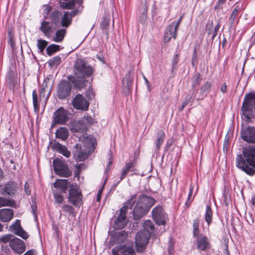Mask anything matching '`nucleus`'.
Wrapping results in <instances>:
<instances>
[{
    "label": "nucleus",
    "instance_id": "obj_1",
    "mask_svg": "<svg viewBox=\"0 0 255 255\" xmlns=\"http://www.w3.org/2000/svg\"><path fill=\"white\" fill-rule=\"evenodd\" d=\"M236 166L250 175L255 173V145L244 147L242 154L237 155Z\"/></svg>",
    "mask_w": 255,
    "mask_h": 255
},
{
    "label": "nucleus",
    "instance_id": "obj_2",
    "mask_svg": "<svg viewBox=\"0 0 255 255\" xmlns=\"http://www.w3.org/2000/svg\"><path fill=\"white\" fill-rule=\"evenodd\" d=\"M93 73V68L82 59H79L74 65L75 77L71 80L74 86L78 89L84 88L87 86V77H89Z\"/></svg>",
    "mask_w": 255,
    "mask_h": 255
},
{
    "label": "nucleus",
    "instance_id": "obj_3",
    "mask_svg": "<svg viewBox=\"0 0 255 255\" xmlns=\"http://www.w3.org/2000/svg\"><path fill=\"white\" fill-rule=\"evenodd\" d=\"M83 0H73L70 2H59L60 6L64 9H72L75 7V4L77 3V7L72 11H66L62 15L61 18V25L65 28L68 27L72 23L73 17L80 14L84 8L82 5Z\"/></svg>",
    "mask_w": 255,
    "mask_h": 255
},
{
    "label": "nucleus",
    "instance_id": "obj_4",
    "mask_svg": "<svg viewBox=\"0 0 255 255\" xmlns=\"http://www.w3.org/2000/svg\"><path fill=\"white\" fill-rule=\"evenodd\" d=\"M136 195L131 196L130 198L127 200L124 206L120 209V213L118 218L116 219L113 224V227L116 230H120L124 228L128 223V219L126 217L127 211L131 208L134 205Z\"/></svg>",
    "mask_w": 255,
    "mask_h": 255
},
{
    "label": "nucleus",
    "instance_id": "obj_5",
    "mask_svg": "<svg viewBox=\"0 0 255 255\" xmlns=\"http://www.w3.org/2000/svg\"><path fill=\"white\" fill-rule=\"evenodd\" d=\"M150 237V234L146 231H138L135 237L136 249L137 252H143L145 246L148 242Z\"/></svg>",
    "mask_w": 255,
    "mask_h": 255
},
{
    "label": "nucleus",
    "instance_id": "obj_6",
    "mask_svg": "<svg viewBox=\"0 0 255 255\" xmlns=\"http://www.w3.org/2000/svg\"><path fill=\"white\" fill-rule=\"evenodd\" d=\"M53 165L55 173L61 177H69L72 175V172L68 166L64 161L56 158L53 160Z\"/></svg>",
    "mask_w": 255,
    "mask_h": 255
},
{
    "label": "nucleus",
    "instance_id": "obj_7",
    "mask_svg": "<svg viewBox=\"0 0 255 255\" xmlns=\"http://www.w3.org/2000/svg\"><path fill=\"white\" fill-rule=\"evenodd\" d=\"M68 202L75 206H78L82 200V195L79 187L72 184L69 189Z\"/></svg>",
    "mask_w": 255,
    "mask_h": 255
},
{
    "label": "nucleus",
    "instance_id": "obj_8",
    "mask_svg": "<svg viewBox=\"0 0 255 255\" xmlns=\"http://www.w3.org/2000/svg\"><path fill=\"white\" fill-rule=\"evenodd\" d=\"M113 255H135V253L132 244L126 243L120 245L112 249Z\"/></svg>",
    "mask_w": 255,
    "mask_h": 255
},
{
    "label": "nucleus",
    "instance_id": "obj_9",
    "mask_svg": "<svg viewBox=\"0 0 255 255\" xmlns=\"http://www.w3.org/2000/svg\"><path fill=\"white\" fill-rule=\"evenodd\" d=\"M152 217L155 223L158 225H164L168 220L167 215L164 213L161 206L155 207L152 211Z\"/></svg>",
    "mask_w": 255,
    "mask_h": 255
},
{
    "label": "nucleus",
    "instance_id": "obj_10",
    "mask_svg": "<svg viewBox=\"0 0 255 255\" xmlns=\"http://www.w3.org/2000/svg\"><path fill=\"white\" fill-rule=\"evenodd\" d=\"M93 150L94 149L90 151L88 150V152H87L85 149L84 146L77 143L74 146L73 153L77 161H83L88 157V155L91 154Z\"/></svg>",
    "mask_w": 255,
    "mask_h": 255
},
{
    "label": "nucleus",
    "instance_id": "obj_11",
    "mask_svg": "<svg viewBox=\"0 0 255 255\" xmlns=\"http://www.w3.org/2000/svg\"><path fill=\"white\" fill-rule=\"evenodd\" d=\"M9 246L11 250L16 254L21 255L26 250L25 243L21 239L14 238L10 241Z\"/></svg>",
    "mask_w": 255,
    "mask_h": 255
},
{
    "label": "nucleus",
    "instance_id": "obj_12",
    "mask_svg": "<svg viewBox=\"0 0 255 255\" xmlns=\"http://www.w3.org/2000/svg\"><path fill=\"white\" fill-rule=\"evenodd\" d=\"M72 104L75 109L84 111L88 110L89 106L88 101L80 94L76 96L72 101Z\"/></svg>",
    "mask_w": 255,
    "mask_h": 255
},
{
    "label": "nucleus",
    "instance_id": "obj_13",
    "mask_svg": "<svg viewBox=\"0 0 255 255\" xmlns=\"http://www.w3.org/2000/svg\"><path fill=\"white\" fill-rule=\"evenodd\" d=\"M71 90L70 83L66 81H63L58 85L57 96L60 99L66 98L70 94Z\"/></svg>",
    "mask_w": 255,
    "mask_h": 255
},
{
    "label": "nucleus",
    "instance_id": "obj_14",
    "mask_svg": "<svg viewBox=\"0 0 255 255\" xmlns=\"http://www.w3.org/2000/svg\"><path fill=\"white\" fill-rule=\"evenodd\" d=\"M68 120V113L63 108H59L54 113V122L55 124L64 125Z\"/></svg>",
    "mask_w": 255,
    "mask_h": 255
},
{
    "label": "nucleus",
    "instance_id": "obj_15",
    "mask_svg": "<svg viewBox=\"0 0 255 255\" xmlns=\"http://www.w3.org/2000/svg\"><path fill=\"white\" fill-rule=\"evenodd\" d=\"M48 21L43 20L41 22L39 30L47 37H50L51 34L56 30L57 26Z\"/></svg>",
    "mask_w": 255,
    "mask_h": 255
},
{
    "label": "nucleus",
    "instance_id": "obj_16",
    "mask_svg": "<svg viewBox=\"0 0 255 255\" xmlns=\"http://www.w3.org/2000/svg\"><path fill=\"white\" fill-rule=\"evenodd\" d=\"M18 189V185L13 181H8L2 187L1 193L3 195L13 196L15 195Z\"/></svg>",
    "mask_w": 255,
    "mask_h": 255
},
{
    "label": "nucleus",
    "instance_id": "obj_17",
    "mask_svg": "<svg viewBox=\"0 0 255 255\" xmlns=\"http://www.w3.org/2000/svg\"><path fill=\"white\" fill-rule=\"evenodd\" d=\"M9 230L11 232L23 239L26 240L28 238L27 233L21 228L19 220H16L14 223L9 227Z\"/></svg>",
    "mask_w": 255,
    "mask_h": 255
},
{
    "label": "nucleus",
    "instance_id": "obj_18",
    "mask_svg": "<svg viewBox=\"0 0 255 255\" xmlns=\"http://www.w3.org/2000/svg\"><path fill=\"white\" fill-rule=\"evenodd\" d=\"M243 140L248 142H255V128L248 127L241 132Z\"/></svg>",
    "mask_w": 255,
    "mask_h": 255
},
{
    "label": "nucleus",
    "instance_id": "obj_19",
    "mask_svg": "<svg viewBox=\"0 0 255 255\" xmlns=\"http://www.w3.org/2000/svg\"><path fill=\"white\" fill-rule=\"evenodd\" d=\"M155 202L153 198L145 195H141L139 197L136 204L143 206L144 208H148V210L149 211L150 208L154 204Z\"/></svg>",
    "mask_w": 255,
    "mask_h": 255
},
{
    "label": "nucleus",
    "instance_id": "obj_20",
    "mask_svg": "<svg viewBox=\"0 0 255 255\" xmlns=\"http://www.w3.org/2000/svg\"><path fill=\"white\" fill-rule=\"evenodd\" d=\"M136 164L135 159L130 160L126 163L125 166L123 168L120 180L118 182L117 184L123 179H124L128 173L129 172L135 171V167Z\"/></svg>",
    "mask_w": 255,
    "mask_h": 255
},
{
    "label": "nucleus",
    "instance_id": "obj_21",
    "mask_svg": "<svg viewBox=\"0 0 255 255\" xmlns=\"http://www.w3.org/2000/svg\"><path fill=\"white\" fill-rule=\"evenodd\" d=\"M197 237V247L200 251H206L210 248L209 241L207 237L201 234Z\"/></svg>",
    "mask_w": 255,
    "mask_h": 255
},
{
    "label": "nucleus",
    "instance_id": "obj_22",
    "mask_svg": "<svg viewBox=\"0 0 255 255\" xmlns=\"http://www.w3.org/2000/svg\"><path fill=\"white\" fill-rule=\"evenodd\" d=\"M148 208H144L143 206L136 204L132 211L133 218L138 220L144 216L148 212Z\"/></svg>",
    "mask_w": 255,
    "mask_h": 255
},
{
    "label": "nucleus",
    "instance_id": "obj_23",
    "mask_svg": "<svg viewBox=\"0 0 255 255\" xmlns=\"http://www.w3.org/2000/svg\"><path fill=\"white\" fill-rule=\"evenodd\" d=\"M70 130L75 132H85L87 131V128L85 124L82 121L79 120L77 122H73L70 125Z\"/></svg>",
    "mask_w": 255,
    "mask_h": 255
},
{
    "label": "nucleus",
    "instance_id": "obj_24",
    "mask_svg": "<svg viewBox=\"0 0 255 255\" xmlns=\"http://www.w3.org/2000/svg\"><path fill=\"white\" fill-rule=\"evenodd\" d=\"M13 216V211L11 209H2L0 210V221L7 222L11 220Z\"/></svg>",
    "mask_w": 255,
    "mask_h": 255
},
{
    "label": "nucleus",
    "instance_id": "obj_25",
    "mask_svg": "<svg viewBox=\"0 0 255 255\" xmlns=\"http://www.w3.org/2000/svg\"><path fill=\"white\" fill-rule=\"evenodd\" d=\"M72 184L67 179H57L53 184L54 187L56 188H60L62 192L66 193V190L69 188Z\"/></svg>",
    "mask_w": 255,
    "mask_h": 255
},
{
    "label": "nucleus",
    "instance_id": "obj_26",
    "mask_svg": "<svg viewBox=\"0 0 255 255\" xmlns=\"http://www.w3.org/2000/svg\"><path fill=\"white\" fill-rule=\"evenodd\" d=\"M52 148L53 150L62 154L67 158L70 156V151L67 149V147L65 145H62L58 142H55L53 143L52 145Z\"/></svg>",
    "mask_w": 255,
    "mask_h": 255
},
{
    "label": "nucleus",
    "instance_id": "obj_27",
    "mask_svg": "<svg viewBox=\"0 0 255 255\" xmlns=\"http://www.w3.org/2000/svg\"><path fill=\"white\" fill-rule=\"evenodd\" d=\"M165 135L163 130L160 129L157 132L155 139V151H159L160 146L162 144Z\"/></svg>",
    "mask_w": 255,
    "mask_h": 255
},
{
    "label": "nucleus",
    "instance_id": "obj_28",
    "mask_svg": "<svg viewBox=\"0 0 255 255\" xmlns=\"http://www.w3.org/2000/svg\"><path fill=\"white\" fill-rule=\"evenodd\" d=\"M174 23H170L167 27L164 36V41L167 42L170 41L171 37L174 38V28L173 27Z\"/></svg>",
    "mask_w": 255,
    "mask_h": 255
},
{
    "label": "nucleus",
    "instance_id": "obj_29",
    "mask_svg": "<svg viewBox=\"0 0 255 255\" xmlns=\"http://www.w3.org/2000/svg\"><path fill=\"white\" fill-rule=\"evenodd\" d=\"M115 241L119 244L128 243V234L125 231H122L115 234L114 236ZM129 242H128V243Z\"/></svg>",
    "mask_w": 255,
    "mask_h": 255
},
{
    "label": "nucleus",
    "instance_id": "obj_30",
    "mask_svg": "<svg viewBox=\"0 0 255 255\" xmlns=\"http://www.w3.org/2000/svg\"><path fill=\"white\" fill-rule=\"evenodd\" d=\"M66 33V28L58 29L56 31L55 35L52 37V40L56 42H61L64 39Z\"/></svg>",
    "mask_w": 255,
    "mask_h": 255
},
{
    "label": "nucleus",
    "instance_id": "obj_31",
    "mask_svg": "<svg viewBox=\"0 0 255 255\" xmlns=\"http://www.w3.org/2000/svg\"><path fill=\"white\" fill-rule=\"evenodd\" d=\"M61 16L62 13L60 11L58 10L52 11L50 14V18L51 23L57 26L60 22Z\"/></svg>",
    "mask_w": 255,
    "mask_h": 255
},
{
    "label": "nucleus",
    "instance_id": "obj_32",
    "mask_svg": "<svg viewBox=\"0 0 255 255\" xmlns=\"http://www.w3.org/2000/svg\"><path fill=\"white\" fill-rule=\"evenodd\" d=\"M56 136L58 138L65 140L68 137V130L66 128L61 127L57 130Z\"/></svg>",
    "mask_w": 255,
    "mask_h": 255
},
{
    "label": "nucleus",
    "instance_id": "obj_33",
    "mask_svg": "<svg viewBox=\"0 0 255 255\" xmlns=\"http://www.w3.org/2000/svg\"><path fill=\"white\" fill-rule=\"evenodd\" d=\"M202 81L201 75L199 73H195L192 78V89L195 90Z\"/></svg>",
    "mask_w": 255,
    "mask_h": 255
},
{
    "label": "nucleus",
    "instance_id": "obj_34",
    "mask_svg": "<svg viewBox=\"0 0 255 255\" xmlns=\"http://www.w3.org/2000/svg\"><path fill=\"white\" fill-rule=\"evenodd\" d=\"M6 206L12 207H14L15 206V201L12 199L0 197V207Z\"/></svg>",
    "mask_w": 255,
    "mask_h": 255
},
{
    "label": "nucleus",
    "instance_id": "obj_35",
    "mask_svg": "<svg viewBox=\"0 0 255 255\" xmlns=\"http://www.w3.org/2000/svg\"><path fill=\"white\" fill-rule=\"evenodd\" d=\"M60 50V46L54 44L49 45L46 48V51L47 55L51 56L55 52Z\"/></svg>",
    "mask_w": 255,
    "mask_h": 255
},
{
    "label": "nucleus",
    "instance_id": "obj_36",
    "mask_svg": "<svg viewBox=\"0 0 255 255\" xmlns=\"http://www.w3.org/2000/svg\"><path fill=\"white\" fill-rule=\"evenodd\" d=\"M61 59L60 56H56L49 59L48 63L49 64V65L51 67L57 66L61 63Z\"/></svg>",
    "mask_w": 255,
    "mask_h": 255
},
{
    "label": "nucleus",
    "instance_id": "obj_37",
    "mask_svg": "<svg viewBox=\"0 0 255 255\" xmlns=\"http://www.w3.org/2000/svg\"><path fill=\"white\" fill-rule=\"evenodd\" d=\"M48 42L45 40L38 39L37 41V46L40 53L43 54L44 49L47 46Z\"/></svg>",
    "mask_w": 255,
    "mask_h": 255
},
{
    "label": "nucleus",
    "instance_id": "obj_38",
    "mask_svg": "<svg viewBox=\"0 0 255 255\" xmlns=\"http://www.w3.org/2000/svg\"><path fill=\"white\" fill-rule=\"evenodd\" d=\"M110 21V18L109 16H105L104 17L102 22L101 23V27L102 29L105 30V33L108 35V32L107 31L108 27L109 26V24Z\"/></svg>",
    "mask_w": 255,
    "mask_h": 255
},
{
    "label": "nucleus",
    "instance_id": "obj_39",
    "mask_svg": "<svg viewBox=\"0 0 255 255\" xmlns=\"http://www.w3.org/2000/svg\"><path fill=\"white\" fill-rule=\"evenodd\" d=\"M38 96L37 93L35 90H33L32 92V102L34 107V110L35 112L39 111V105L38 103Z\"/></svg>",
    "mask_w": 255,
    "mask_h": 255
},
{
    "label": "nucleus",
    "instance_id": "obj_40",
    "mask_svg": "<svg viewBox=\"0 0 255 255\" xmlns=\"http://www.w3.org/2000/svg\"><path fill=\"white\" fill-rule=\"evenodd\" d=\"M153 229L154 225L150 221L147 220L144 222L143 224V230L142 231H148V233L151 234V232L153 230Z\"/></svg>",
    "mask_w": 255,
    "mask_h": 255
},
{
    "label": "nucleus",
    "instance_id": "obj_41",
    "mask_svg": "<svg viewBox=\"0 0 255 255\" xmlns=\"http://www.w3.org/2000/svg\"><path fill=\"white\" fill-rule=\"evenodd\" d=\"M53 193L56 202L58 204H62L64 201V197L61 193L58 191L55 190H53Z\"/></svg>",
    "mask_w": 255,
    "mask_h": 255
},
{
    "label": "nucleus",
    "instance_id": "obj_42",
    "mask_svg": "<svg viewBox=\"0 0 255 255\" xmlns=\"http://www.w3.org/2000/svg\"><path fill=\"white\" fill-rule=\"evenodd\" d=\"M205 220L208 225H209L212 222V211L211 210V207L209 206H207L206 207Z\"/></svg>",
    "mask_w": 255,
    "mask_h": 255
},
{
    "label": "nucleus",
    "instance_id": "obj_43",
    "mask_svg": "<svg viewBox=\"0 0 255 255\" xmlns=\"http://www.w3.org/2000/svg\"><path fill=\"white\" fill-rule=\"evenodd\" d=\"M199 220H198V219H194L193 223V236L194 237H196L197 236L199 235Z\"/></svg>",
    "mask_w": 255,
    "mask_h": 255
},
{
    "label": "nucleus",
    "instance_id": "obj_44",
    "mask_svg": "<svg viewBox=\"0 0 255 255\" xmlns=\"http://www.w3.org/2000/svg\"><path fill=\"white\" fill-rule=\"evenodd\" d=\"M211 86V84L209 82H206L201 87L200 91L201 94L203 95L204 94H206L208 92H209L210 90Z\"/></svg>",
    "mask_w": 255,
    "mask_h": 255
},
{
    "label": "nucleus",
    "instance_id": "obj_45",
    "mask_svg": "<svg viewBox=\"0 0 255 255\" xmlns=\"http://www.w3.org/2000/svg\"><path fill=\"white\" fill-rule=\"evenodd\" d=\"M14 238V236L12 235L7 234L4 236H2L0 238V242L3 243H9Z\"/></svg>",
    "mask_w": 255,
    "mask_h": 255
},
{
    "label": "nucleus",
    "instance_id": "obj_46",
    "mask_svg": "<svg viewBox=\"0 0 255 255\" xmlns=\"http://www.w3.org/2000/svg\"><path fill=\"white\" fill-rule=\"evenodd\" d=\"M81 120L83 123L85 124L87 129L88 126L89 125H91L93 123V118L91 117L88 116H85L84 117L82 118Z\"/></svg>",
    "mask_w": 255,
    "mask_h": 255
},
{
    "label": "nucleus",
    "instance_id": "obj_47",
    "mask_svg": "<svg viewBox=\"0 0 255 255\" xmlns=\"http://www.w3.org/2000/svg\"><path fill=\"white\" fill-rule=\"evenodd\" d=\"M183 18V16H181L179 17V18L178 19V20L176 21V22H171V23H174L173 25V27L174 28V39H176V37H177V29H178V28L179 27V25L182 20V19Z\"/></svg>",
    "mask_w": 255,
    "mask_h": 255
},
{
    "label": "nucleus",
    "instance_id": "obj_48",
    "mask_svg": "<svg viewBox=\"0 0 255 255\" xmlns=\"http://www.w3.org/2000/svg\"><path fill=\"white\" fill-rule=\"evenodd\" d=\"M179 62V54L176 53L173 57V60L172 63V73L174 70L177 69V65Z\"/></svg>",
    "mask_w": 255,
    "mask_h": 255
},
{
    "label": "nucleus",
    "instance_id": "obj_49",
    "mask_svg": "<svg viewBox=\"0 0 255 255\" xmlns=\"http://www.w3.org/2000/svg\"><path fill=\"white\" fill-rule=\"evenodd\" d=\"M62 207L64 211L68 213L69 215H74V209L71 206L69 205H63Z\"/></svg>",
    "mask_w": 255,
    "mask_h": 255
},
{
    "label": "nucleus",
    "instance_id": "obj_50",
    "mask_svg": "<svg viewBox=\"0 0 255 255\" xmlns=\"http://www.w3.org/2000/svg\"><path fill=\"white\" fill-rule=\"evenodd\" d=\"M237 17V16H236V15H234V14L231 13V14L230 15L229 18V27L230 28H231L233 27V26L235 22L236 18Z\"/></svg>",
    "mask_w": 255,
    "mask_h": 255
},
{
    "label": "nucleus",
    "instance_id": "obj_51",
    "mask_svg": "<svg viewBox=\"0 0 255 255\" xmlns=\"http://www.w3.org/2000/svg\"><path fill=\"white\" fill-rule=\"evenodd\" d=\"M193 96V94L191 95H187L184 100L183 102L182 103V105H184V106H186L191 101L192 97Z\"/></svg>",
    "mask_w": 255,
    "mask_h": 255
},
{
    "label": "nucleus",
    "instance_id": "obj_52",
    "mask_svg": "<svg viewBox=\"0 0 255 255\" xmlns=\"http://www.w3.org/2000/svg\"><path fill=\"white\" fill-rule=\"evenodd\" d=\"M197 54L196 49L194 50V51L193 53L192 58V65L193 66H195L197 64Z\"/></svg>",
    "mask_w": 255,
    "mask_h": 255
},
{
    "label": "nucleus",
    "instance_id": "obj_53",
    "mask_svg": "<svg viewBox=\"0 0 255 255\" xmlns=\"http://www.w3.org/2000/svg\"><path fill=\"white\" fill-rule=\"evenodd\" d=\"M220 23L218 21L217 24L216 25V26H215V27L214 28L213 34H212V38H211L212 40H213L214 38L215 37V36L217 35V32L220 28Z\"/></svg>",
    "mask_w": 255,
    "mask_h": 255
},
{
    "label": "nucleus",
    "instance_id": "obj_54",
    "mask_svg": "<svg viewBox=\"0 0 255 255\" xmlns=\"http://www.w3.org/2000/svg\"><path fill=\"white\" fill-rule=\"evenodd\" d=\"M44 8L43 12L45 14L47 15L52 10V6L49 5H43Z\"/></svg>",
    "mask_w": 255,
    "mask_h": 255
},
{
    "label": "nucleus",
    "instance_id": "obj_55",
    "mask_svg": "<svg viewBox=\"0 0 255 255\" xmlns=\"http://www.w3.org/2000/svg\"><path fill=\"white\" fill-rule=\"evenodd\" d=\"M193 187L191 185H190V190H189V194H188V198H187V200L186 202V205L188 206L190 204V202L188 204V201L190 200V199L191 198V196L193 193Z\"/></svg>",
    "mask_w": 255,
    "mask_h": 255
},
{
    "label": "nucleus",
    "instance_id": "obj_56",
    "mask_svg": "<svg viewBox=\"0 0 255 255\" xmlns=\"http://www.w3.org/2000/svg\"><path fill=\"white\" fill-rule=\"evenodd\" d=\"M241 7L239 4L236 5L232 13L234 14V15H236V16H238V12L241 10Z\"/></svg>",
    "mask_w": 255,
    "mask_h": 255
},
{
    "label": "nucleus",
    "instance_id": "obj_57",
    "mask_svg": "<svg viewBox=\"0 0 255 255\" xmlns=\"http://www.w3.org/2000/svg\"><path fill=\"white\" fill-rule=\"evenodd\" d=\"M24 190L26 195H29L31 193V191L29 188V184L26 182L24 184Z\"/></svg>",
    "mask_w": 255,
    "mask_h": 255
},
{
    "label": "nucleus",
    "instance_id": "obj_58",
    "mask_svg": "<svg viewBox=\"0 0 255 255\" xmlns=\"http://www.w3.org/2000/svg\"><path fill=\"white\" fill-rule=\"evenodd\" d=\"M147 16V10L145 8L141 13V15L140 16L141 20L143 22L146 18Z\"/></svg>",
    "mask_w": 255,
    "mask_h": 255
},
{
    "label": "nucleus",
    "instance_id": "obj_59",
    "mask_svg": "<svg viewBox=\"0 0 255 255\" xmlns=\"http://www.w3.org/2000/svg\"><path fill=\"white\" fill-rule=\"evenodd\" d=\"M23 255H36V252L34 250H29Z\"/></svg>",
    "mask_w": 255,
    "mask_h": 255
},
{
    "label": "nucleus",
    "instance_id": "obj_60",
    "mask_svg": "<svg viewBox=\"0 0 255 255\" xmlns=\"http://www.w3.org/2000/svg\"><path fill=\"white\" fill-rule=\"evenodd\" d=\"M172 142H173V140L172 139L169 140L166 142V146L165 147V150L167 151L169 149V148L170 146H171V145L172 144Z\"/></svg>",
    "mask_w": 255,
    "mask_h": 255
},
{
    "label": "nucleus",
    "instance_id": "obj_61",
    "mask_svg": "<svg viewBox=\"0 0 255 255\" xmlns=\"http://www.w3.org/2000/svg\"><path fill=\"white\" fill-rule=\"evenodd\" d=\"M13 78L12 75L10 74L6 76V81L9 84H11L12 83Z\"/></svg>",
    "mask_w": 255,
    "mask_h": 255
},
{
    "label": "nucleus",
    "instance_id": "obj_62",
    "mask_svg": "<svg viewBox=\"0 0 255 255\" xmlns=\"http://www.w3.org/2000/svg\"><path fill=\"white\" fill-rule=\"evenodd\" d=\"M129 74H128L126 75L125 77L123 79V82L124 83V84H125V82L127 81V85H128V82H130L129 80Z\"/></svg>",
    "mask_w": 255,
    "mask_h": 255
},
{
    "label": "nucleus",
    "instance_id": "obj_63",
    "mask_svg": "<svg viewBox=\"0 0 255 255\" xmlns=\"http://www.w3.org/2000/svg\"><path fill=\"white\" fill-rule=\"evenodd\" d=\"M102 192V189H100L98 191L97 195V201L99 202L101 200V196Z\"/></svg>",
    "mask_w": 255,
    "mask_h": 255
},
{
    "label": "nucleus",
    "instance_id": "obj_64",
    "mask_svg": "<svg viewBox=\"0 0 255 255\" xmlns=\"http://www.w3.org/2000/svg\"><path fill=\"white\" fill-rule=\"evenodd\" d=\"M227 89V86L226 83H223L221 87V91L223 93H225Z\"/></svg>",
    "mask_w": 255,
    "mask_h": 255
}]
</instances>
